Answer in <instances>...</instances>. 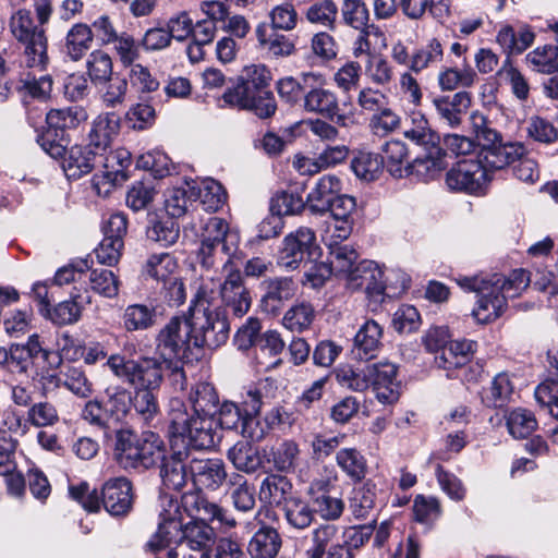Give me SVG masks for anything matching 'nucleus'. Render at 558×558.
Masks as SVG:
<instances>
[{"mask_svg": "<svg viewBox=\"0 0 558 558\" xmlns=\"http://www.w3.org/2000/svg\"><path fill=\"white\" fill-rule=\"evenodd\" d=\"M213 284L219 288L221 305L210 308L215 300L203 307L201 315L194 311L190 316L193 329L192 343L197 357L203 349L214 350L227 342L230 333L229 314L242 317L251 306L250 293L243 284L241 272L231 271L223 283Z\"/></svg>", "mask_w": 558, "mask_h": 558, "instance_id": "obj_1", "label": "nucleus"}, {"mask_svg": "<svg viewBox=\"0 0 558 558\" xmlns=\"http://www.w3.org/2000/svg\"><path fill=\"white\" fill-rule=\"evenodd\" d=\"M464 291L475 292L477 301L472 316L478 324H489L502 315L507 299L518 296L530 283L529 272L514 269L508 278L500 274L459 276L456 278Z\"/></svg>", "mask_w": 558, "mask_h": 558, "instance_id": "obj_2", "label": "nucleus"}, {"mask_svg": "<svg viewBox=\"0 0 558 558\" xmlns=\"http://www.w3.org/2000/svg\"><path fill=\"white\" fill-rule=\"evenodd\" d=\"M107 364L116 377L134 388L131 407L141 421L150 424L159 414V404L155 393L163 378L159 360L148 356L126 360L120 354H111Z\"/></svg>", "mask_w": 558, "mask_h": 558, "instance_id": "obj_3", "label": "nucleus"}, {"mask_svg": "<svg viewBox=\"0 0 558 558\" xmlns=\"http://www.w3.org/2000/svg\"><path fill=\"white\" fill-rule=\"evenodd\" d=\"M169 441L193 450L210 449L220 440L215 416L190 413L187 404L180 398H171L168 404Z\"/></svg>", "mask_w": 558, "mask_h": 558, "instance_id": "obj_4", "label": "nucleus"}, {"mask_svg": "<svg viewBox=\"0 0 558 558\" xmlns=\"http://www.w3.org/2000/svg\"><path fill=\"white\" fill-rule=\"evenodd\" d=\"M167 454L163 439L146 430L137 436L130 429L116 430L114 458L125 470H148L158 465Z\"/></svg>", "mask_w": 558, "mask_h": 558, "instance_id": "obj_5", "label": "nucleus"}, {"mask_svg": "<svg viewBox=\"0 0 558 558\" xmlns=\"http://www.w3.org/2000/svg\"><path fill=\"white\" fill-rule=\"evenodd\" d=\"M236 252L238 245L235 243H215L214 245L209 242H201L196 260L204 274L201 275L202 283L195 294L198 306H204L205 303L210 304L216 300V294H219V288L213 284V281L223 283L214 276L219 269L226 274L225 280L231 271L240 272L239 268L233 267Z\"/></svg>", "mask_w": 558, "mask_h": 558, "instance_id": "obj_6", "label": "nucleus"}, {"mask_svg": "<svg viewBox=\"0 0 558 558\" xmlns=\"http://www.w3.org/2000/svg\"><path fill=\"white\" fill-rule=\"evenodd\" d=\"M193 329L191 327L190 317L173 316L162 329H160L156 342L157 352L167 367H171L172 363L175 362L173 371L175 375L183 377L181 368L177 365L178 362H190L193 359H197L194 344L192 343Z\"/></svg>", "mask_w": 558, "mask_h": 558, "instance_id": "obj_7", "label": "nucleus"}, {"mask_svg": "<svg viewBox=\"0 0 558 558\" xmlns=\"http://www.w3.org/2000/svg\"><path fill=\"white\" fill-rule=\"evenodd\" d=\"M404 136L427 150L424 157H416L411 162L409 175H415L423 181L434 179L445 168L446 154L439 147V135L432 131L427 120L421 117L415 126L404 132Z\"/></svg>", "mask_w": 558, "mask_h": 558, "instance_id": "obj_8", "label": "nucleus"}, {"mask_svg": "<svg viewBox=\"0 0 558 558\" xmlns=\"http://www.w3.org/2000/svg\"><path fill=\"white\" fill-rule=\"evenodd\" d=\"M320 255L316 233L312 228L299 227L288 233L278 251L277 263L288 270H295L301 265L307 266Z\"/></svg>", "mask_w": 558, "mask_h": 558, "instance_id": "obj_9", "label": "nucleus"}, {"mask_svg": "<svg viewBox=\"0 0 558 558\" xmlns=\"http://www.w3.org/2000/svg\"><path fill=\"white\" fill-rule=\"evenodd\" d=\"M99 163L104 168L101 174L93 177V189L98 195L107 196L111 189L126 180V170L132 163L131 154L125 148L107 150L99 155Z\"/></svg>", "mask_w": 558, "mask_h": 558, "instance_id": "obj_10", "label": "nucleus"}, {"mask_svg": "<svg viewBox=\"0 0 558 558\" xmlns=\"http://www.w3.org/2000/svg\"><path fill=\"white\" fill-rule=\"evenodd\" d=\"M160 507L158 530L147 544L153 551L182 544L184 525L181 522L178 501L163 497Z\"/></svg>", "mask_w": 558, "mask_h": 558, "instance_id": "obj_11", "label": "nucleus"}, {"mask_svg": "<svg viewBox=\"0 0 558 558\" xmlns=\"http://www.w3.org/2000/svg\"><path fill=\"white\" fill-rule=\"evenodd\" d=\"M490 181L483 166L476 159L458 161L446 174V184L450 190L476 193Z\"/></svg>", "mask_w": 558, "mask_h": 558, "instance_id": "obj_12", "label": "nucleus"}, {"mask_svg": "<svg viewBox=\"0 0 558 558\" xmlns=\"http://www.w3.org/2000/svg\"><path fill=\"white\" fill-rule=\"evenodd\" d=\"M303 109L308 113L322 116L339 126H348L350 118L340 112L339 100L335 92L324 87H312L303 96Z\"/></svg>", "mask_w": 558, "mask_h": 558, "instance_id": "obj_13", "label": "nucleus"}, {"mask_svg": "<svg viewBox=\"0 0 558 558\" xmlns=\"http://www.w3.org/2000/svg\"><path fill=\"white\" fill-rule=\"evenodd\" d=\"M191 458L192 453L183 445L170 442V456H166L160 462V476L167 488L180 490L185 486L190 476L185 461Z\"/></svg>", "mask_w": 558, "mask_h": 558, "instance_id": "obj_14", "label": "nucleus"}, {"mask_svg": "<svg viewBox=\"0 0 558 558\" xmlns=\"http://www.w3.org/2000/svg\"><path fill=\"white\" fill-rule=\"evenodd\" d=\"M398 367L390 362L371 364V387L377 400L383 404H392L399 400L400 383L397 380Z\"/></svg>", "mask_w": 558, "mask_h": 558, "instance_id": "obj_15", "label": "nucleus"}, {"mask_svg": "<svg viewBox=\"0 0 558 558\" xmlns=\"http://www.w3.org/2000/svg\"><path fill=\"white\" fill-rule=\"evenodd\" d=\"M190 477L198 489H218L227 480L225 462L221 459L191 458Z\"/></svg>", "mask_w": 558, "mask_h": 558, "instance_id": "obj_16", "label": "nucleus"}, {"mask_svg": "<svg viewBox=\"0 0 558 558\" xmlns=\"http://www.w3.org/2000/svg\"><path fill=\"white\" fill-rule=\"evenodd\" d=\"M101 502L111 515L123 517L132 509L133 493L130 481L124 477L109 480L101 490Z\"/></svg>", "mask_w": 558, "mask_h": 558, "instance_id": "obj_17", "label": "nucleus"}, {"mask_svg": "<svg viewBox=\"0 0 558 558\" xmlns=\"http://www.w3.org/2000/svg\"><path fill=\"white\" fill-rule=\"evenodd\" d=\"M264 294L260 299V310L268 315H277L284 303L293 298L296 286L292 278L276 277L264 280Z\"/></svg>", "mask_w": 558, "mask_h": 558, "instance_id": "obj_18", "label": "nucleus"}, {"mask_svg": "<svg viewBox=\"0 0 558 558\" xmlns=\"http://www.w3.org/2000/svg\"><path fill=\"white\" fill-rule=\"evenodd\" d=\"M525 154V147L521 143H498L482 148L476 161H480L489 175V171L501 170L512 165Z\"/></svg>", "mask_w": 558, "mask_h": 558, "instance_id": "obj_19", "label": "nucleus"}, {"mask_svg": "<svg viewBox=\"0 0 558 558\" xmlns=\"http://www.w3.org/2000/svg\"><path fill=\"white\" fill-rule=\"evenodd\" d=\"M120 130V117L114 112H105L97 116L88 133L87 146L104 155L111 147L113 138Z\"/></svg>", "mask_w": 558, "mask_h": 558, "instance_id": "obj_20", "label": "nucleus"}, {"mask_svg": "<svg viewBox=\"0 0 558 558\" xmlns=\"http://www.w3.org/2000/svg\"><path fill=\"white\" fill-rule=\"evenodd\" d=\"M262 393L258 389H250L244 399V414L240 425L243 437L252 441L262 440L267 433V425L259 420Z\"/></svg>", "mask_w": 558, "mask_h": 558, "instance_id": "obj_21", "label": "nucleus"}, {"mask_svg": "<svg viewBox=\"0 0 558 558\" xmlns=\"http://www.w3.org/2000/svg\"><path fill=\"white\" fill-rule=\"evenodd\" d=\"M383 338V328L373 319L365 322L357 330L354 340L352 354L357 360H372L377 356Z\"/></svg>", "mask_w": 558, "mask_h": 558, "instance_id": "obj_22", "label": "nucleus"}, {"mask_svg": "<svg viewBox=\"0 0 558 558\" xmlns=\"http://www.w3.org/2000/svg\"><path fill=\"white\" fill-rule=\"evenodd\" d=\"M16 441L11 437L2 436V476L4 477L7 493L14 498L25 494V480L21 472H16Z\"/></svg>", "mask_w": 558, "mask_h": 558, "instance_id": "obj_23", "label": "nucleus"}, {"mask_svg": "<svg viewBox=\"0 0 558 558\" xmlns=\"http://www.w3.org/2000/svg\"><path fill=\"white\" fill-rule=\"evenodd\" d=\"M99 154L90 147L73 146L62 161V168L69 179H80L89 173L95 167L100 166Z\"/></svg>", "mask_w": 558, "mask_h": 558, "instance_id": "obj_24", "label": "nucleus"}, {"mask_svg": "<svg viewBox=\"0 0 558 558\" xmlns=\"http://www.w3.org/2000/svg\"><path fill=\"white\" fill-rule=\"evenodd\" d=\"M327 246L329 248L328 259L332 266L333 275L343 277L349 282L356 281L355 266L359 264L357 252L349 244L337 242H329Z\"/></svg>", "mask_w": 558, "mask_h": 558, "instance_id": "obj_25", "label": "nucleus"}, {"mask_svg": "<svg viewBox=\"0 0 558 558\" xmlns=\"http://www.w3.org/2000/svg\"><path fill=\"white\" fill-rule=\"evenodd\" d=\"M268 80L269 72L265 66H254L251 81L238 83L234 87L228 88L223 93L222 100L225 105L245 109L248 106L247 101L252 86L254 88L264 87L268 84Z\"/></svg>", "mask_w": 558, "mask_h": 558, "instance_id": "obj_26", "label": "nucleus"}, {"mask_svg": "<svg viewBox=\"0 0 558 558\" xmlns=\"http://www.w3.org/2000/svg\"><path fill=\"white\" fill-rule=\"evenodd\" d=\"M53 81L50 75H43L39 78L31 76L28 73L25 77L21 78L14 86L5 83V88L10 90L14 88L21 96L24 104L28 99L38 101H47L50 99L52 92Z\"/></svg>", "mask_w": 558, "mask_h": 558, "instance_id": "obj_27", "label": "nucleus"}, {"mask_svg": "<svg viewBox=\"0 0 558 558\" xmlns=\"http://www.w3.org/2000/svg\"><path fill=\"white\" fill-rule=\"evenodd\" d=\"M281 547V537L277 530L263 525L247 545V553L252 558H275Z\"/></svg>", "mask_w": 558, "mask_h": 558, "instance_id": "obj_28", "label": "nucleus"}, {"mask_svg": "<svg viewBox=\"0 0 558 558\" xmlns=\"http://www.w3.org/2000/svg\"><path fill=\"white\" fill-rule=\"evenodd\" d=\"M292 483L290 480L281 474H268L260 483L259 498L262 501L269 505L279 506L287 504V500L293 498Z\"/></svg>", "mask_w": 558, "mask_h": 558, "instance_id": "obj_29", "label": "nucleus"}, {"mask_svg": "<svg viewBox=\"0 0 558 558\" xmlns=\"http://www.w3.org/2000/svg\"><path fill=\"white\" fill-rule=\"evenodd\" d=\"M340 190V181L335 175L322 177L307 195L308 208L315 214H325Z\"/></svg>", "mask_w": 558, "mask_h": 558, "instance_id": "obj_30", "label": "nucleus"}, {"mask_svg": "<svg viewBox=\"0 0 558 558\" xmlns=\"http://www.w3.org/2000/svg\"><path fill=\"white\" fill-rule=\"evenodd\" d=\"M259 47L274 57H288L294 52L295 46L287 36L270 29L265 23L255 28Z\"/></svg>", "mask_w": 558, "mask_h": 558, "instance_id": "obj_31", "label": "nucleus"}, {"mask_svg": "<svg viewBox=\"0 0 558 558\" xmlns=\"http://www.w3.org/2000/svg\"><path fill=\"white\" fill-rule=\"evenodd\" d=\"M178 263L169 253H158L150 255L142 267V276L145 280L153 279L158 284L175 277Z\"/></svg>", "mask_w": 558, "mask_h": 558, "instance_id": "obj_32", "label": "nucleus"}, {"mask_svg": "<svg viewBox=\"0 0 558 558\" xmlns=\"http://www.w3.org/2000/svg\"><path fill=\"white\" fill-rule=\"evenodd\" d=\"M227 458L236 470L248 474L257 471L263 464L258 448L250 441L235 442L228 450Z\"/></svg>", "mask_w": 558, "mask_h": 558, "instance_id": "obj_33", "label": "nucleus"}, {"mask_svg": "<svg viewBox=\"0 0 558 558\" xmlns=\"http://www.w3.org/2000/svg\"><path fill=\"white\" fill-rule=\"evenodd\" d=\"M336 463L339 469L353 482H362L368 471L364 454L356 448H341L336 452Z\"/></svg>", "mask_w": 558, "mask_h": 558, "instance_id": "obj_34", "label": "nucleus"}, {"mask_svg": "<svg viewBox=\"0 0 558 558\" xmlns=\"http://www.w3.org/2000/svg\"><path fill=\"white\" fill-rule=\"evenodd\" d=\"M190 413L215 416L219 408V397L215 387L209 383H198L190 393Z\"/></svg>", "mask_w": 558, "mask_h": 558, "instance_id": "obj_35", "label": "nucleus"}, {"mask_svg": "<svg viewBox=\"0 0 558 558\" xmlns=\"http://www.w3.org/2000/svg\"><path fill=\"white\" fill-rule=\"evenodd\" d=\"M384 165L388 172L395 178L409 177V166L407 145L398 140L389 141L383 148Z\"/></svg>", "mask_w": 558, "mask_h": 558, "instance_id": "obj_36", "label": "nucleus"}, {"mask_svg": "<svg viewBox=\"0 0 558 558\" xmlns=\"http://www.w3.org/2000/svg\"><path fill=\"white\" fill-rule=\"evenodd\" d=\"M20 44L24 46L26 66L45 71L49 64L48 39L45 31L33 33L32 37Z\"/></svg>", "mask_w": 558, "mask_h": 558, "instance_id": "obj_37", "label": "nucleus"}, {"mask_svg": "<svg viewBox=\"0 0 558 558\" xmlns=\"http://www.w3.org/2000/svg\"><path fill=\"white\" fill-rule=\"evenodd\" d=\"M229 495L233 507L241 512H248L255 507V489L247 480L238 473H232L228 480Z\"/></svg>", "mask_w": 558, "mask_h": 558, "instance_id": "obj_38", "label": "nucleus"}, {"mask_svg": "<svg viewBox=\"0 0 558 558\" xmlns=\"http://www.w3.org/2000/svg\"><path fill=\"white\" fill-rule=\"evenodd\" d=\"M354 287H364L368 294H381L385 291L384 272L373 260H361L355 266Z\"/></svg>", "mask_w": 558, "mask_h": 558, "instance_id": "obj_39", "label": "nucleus"}, {"mask_svg": "<svg viewBox=\"0 0 558 558\" xmlns=\"http://www.w3.org/2000/svg\"><path fill=\"white\" fill-rule=\"evenodd\" d=\"M123 327L126 331H143L156 323L155 307L146 304L128 305L122 315Z\"/></svg>", "mask_w": 558, "mask_h": 558, "instance_id": "obj_40", "label": "nucleus"}, {"mask_svg": "<svg viewBox=\"0 0 558 558\" xmlns=\"http://www.w3.org/2000/svg\"><path fill=\"white\" fill-rule=\"evenodd\" d=\"M349 154V149L344 145L327 146L317 158L316 162H312L307 158L298 159L294 165L302 173L317 172L320 168L336 166L342 162Z\"/></svg>", "mask_w": 558, "mask_h": 558, "instance_id": "obj_41", "label": "nucleus"}, {"mask_svg": "<svg viewBox=\"0 0 558 558\" xmlns=\"http://www.w3.org/2000/svg\"><path fill=\"white\" fill-rule=\"evenodd\" d=\"M192 196H194V202L199 199L205 209L209 211H217L227 198L222 185L213 179H206L201 184H193Z\"/></svg>", "mask_w": 558, "mask_h": 558, "instance_id": "obj_42", "label": "nucleus"}, {"mask_svg": "<svg viewBox=\"0 0 558 558\" xmlns=\"http://www.w3.org/2000/svg\"><path fill=\"white\" fill-rule=\"evenodd\" d=\"M89 302V295H72L71 300L60 302L45 314L57 325H70L78 320L83 304Z\"/></svg>", "mask_w": 558, "mask_h": 558, "instance_id": "obj_43", "label": "nucleus"}, {"mask_svg": "<svg viewBox=\"0 0 558 558\" xmlns=\"http://www.w3.org/2000/svg\"><path fill=\"white\" fill-rule=\"evenodd\" d=\"M444 48L437 38H432L411 54L410 71L420 73L442 61Z\"/></svg>", "mask_w": 558, "mask_h": 558, "instance_id": "obj_44", "label": "nucleus"}, {"mask_svg": "<svg viewBox=\"0 0 558 558\" xmlns=\"http://www.w3.org/2000/svg\"><path fill=\"white\" fill-rule=\"evenodd\" d=\"M514 387L507 373L497 374L485 390L483 401L487 407L501 408L512 400Z\"/></svg>", "mask_w": 558, "mask_h": 558, "instance_id": "obj_45", "label": "nucleus"}, {"mask_svg": "<svg viewBox=\"0 0 558 558\" xmlns=\"http://www.w3.org/2000/svg\"><path fill=\"white\" fill-rule=\"evenodd\" d=\"M87 119L84 108L78 106L62 109H51L46 114V122L56 132H64L68 129H75L81 122Z\"/></svg>", "mask_w": 558, "mask_h": 558, "instance_id": "obj_46", "label": "nucleus"}, {"mask_svg": "<svg viewBox=\"0 0 558 558\" xmlns=\"http://www.w3.org/2000/svg\"><path fill=\"white\" fill-rule=\"evenodd\" d=\"M128 85V80L119 74L96 85L102 105L112 109L122 106L126 97Z\"/></svg>", "mask_w": 558, "mask_h": 558, "instance_id": "obj_47", "label": "nucleus"}, {"mask_svg": "<svg viewBox=\"0 0 558 558\" xmlns=\"http://www.w3.org/2000/svg\"><path fill=\"white\" fill-rule=\"evenodd\" d=\"M339 527L332 523H322L311 532L306 555L308 558H324L327 547L337 538Z\"/></svg>", "mask_w": 558, "mask_h": 558, "instance_id": "obj_48", "label": "nucleus"}, {"mask_svg": "<svg viewBox=\"0 0 558 558\" xmlns=\"http://www.w3.org/2000/svg\"><path fill=\"white\" fill-rule=\"evenodd\" d=\"M351 169L364 181H375L384 169V158L379 154L360 151L351 161Z\"/></svg>", "mask_w": 558, "mask_h": 558, "instance_id": "obj_49", "label": "nucleus"}, {"mask_svg": "<svg viewBox=\"0 0 558 558\" xmlns=\"http://www.w3.org/2000/svg\"><path fill=\"white\" fill-rule=\"evenodd\" d=\"M283 510L288 524L295 530L308 527L315 518V510L299 497L287 500Z\"/></svg>", "mask_w": 558, "mask_h": 558, "instance_id": "obj_50", "label": "nucleus"}, {"mask_svg": "<svg viewBox=\"0 0 558 558\" xmlns=\"http://www.w3.org/2000/svg\"><path fill=\"white\" fill-rule=\"evenodd\" d=\"M215 539V531L206 522L191 521L184 525L182 544L193 550H203Z\"/></svg>", "mask_w": 558, "mask_h": 558, "instance_id": "obj_51", "label": "nucleus"}, {"mask_svg": "<svg viewBox=\"0 0 558 558\" xmlns=\"http://www.w3.org/2000/svg\"><path fill=\"white\" fill-rule=\"evenodd\" d=\"M337 15L338 7L333 0L315 1L305 11V19L308 23L329 31L336 28Z\"/></svg>", "mask_w": 558, "mask_h": 558, "instance_id": "obj_52", "label": "nucleus"}, {"mask_svg": "<svg viewBox=\"0 0 558 558\" xmlns=\"http://www.w3.org/2000/svg\"><path fill=\"white\" fill-rule=\"evenodd\" d=\"M194 202L192 184L186 183L182 187H172L165 193V210L168 218L177 219L184 216L189 206Z\"/></svg>", "mask_w": 558, "mask_h": 558, "instance_id": "obj_53", "label": "nucleus"}, {"mask_svg": "<svg viewBox=\"0 0 558 558\" xmlns=\"http://www.w3.org/2000/svg\"><path fill=\"white\" fill-rule=\"evenodd\" d=\"M505 417L508 432L513 438H526L537 426L534 414L526 409H513Z\"/></svg>", "mask_w": 558, "mask_h": 558, "instance_id": "obj_54", "label": "nucleus"}, {"mask_svg": "<svg viewBox=\"0 0 558 558\" xmlns=\"http://www.w3.org/2000/svg\"><path fill=\"white\" fill-rule=\"evenodd\" d=\"M376 498V486L371 481L353 490L350 498L349 508L355 519L362 520L368 518L374 509Z\"/></svg>", "mask_w": 558, "mask_h": 558, "instance_id": "obj_55", "label": "nucleus"}, {"mask_svg": "<svg viewBox=\"0 0 558 558\" xmlns=\"http://www.w3.org/2000/svg\"><path fill=\"white\" fill-rule=\"evenodd\" d=\"M340 12L344 25L357 32L369 28V11L363 0H344Z\"/></svg>", "mask_w": 558, "mask_h": 558, "instance_id": "obj_56", "label": "nucleus"}, {"mask_svg": "<svg viewBox=\"0 0 558 558\" xmlns=\"http://www.w3.org/2000/svg\"><path fill=\"white\" fill-rule=\"evenodd\" d=\"M93 41V32L86 24H75L66 35L65 49L68 56L76 61L89 49Z\"/></svg>", "mask_w": 558, "mask_h": 558, "instance_id": "obj_57", "label": "nucleus"}, {"mask_svg": "<svg viewBox=\"0 0 558 558\" xmlns=\"http://www.w3.org/2000/svg\"><path fill=\"white\" fill-rule=\"evenodd\" d=\"M364 74L378 86H387L393 80L391 64L383 56L375 53H366Z\"/></svg>", "mask_w": 558, "mask_h": 558, "instance_id": "obj_58", "label": "nucleus"}, {"mask_svg": "<svg viewBox=\"0 0 558 558\" xmlns=\"http://www.w3.org/2000/svg\"><path fill=\"white\" fill-rule=\"evenodd\" d=\"M526 61L533 70L539 73H558V46L544 45L526 56Z\"/></svg>", "mask_w": 558, "mask_h": 558, "instance_id": "obj_59", "label": "nucleus"}, {"mask_svg": "<svg viewBox=\"0 0 558 558\" xmlns=\"http://www.w3.org/2000/svg\"><path fill=\"white\" fill-rule=\"evenodd\" d=\"M371 365L364 368H353L352 366H342L337 369L336 377L338 383L353 391H364L371 387Z\"/></svg>", "mask_w": 558, "mask_h": 558, "instance_id": "obj_60", "label": "nucleus"}, {"mask_svg": "<svg viewBox=\"0 0 558 558\" xmlns=\"http://www.w3.org/2000/svg\"><path fill=\"white\" fill-rule=\"evenodd\" d=\"M146 235L149 240L162 246H170L178 241L180 227L179 223L171 218L158 219L147 228Z\"/></svg>", "mask_w": 558, "mask_h": 558, "instance_id": "obj_61", "label": "nucleus"}, {"mask_svg": "<svg viewBox=\"0 0 558 558\" xmlns=\"http://www.w3.org/2000/svg\"><path fill=\"white\" fill-rule=\"evenodd\" d=\"M87 72L95 86L113 76V64L110 56L101 50L93 51L87 59Z\"/></svg>", "mask_w": 558, "mask_h": 558, "instance_id": "obj_62", "label": "nucleus"}, {"mask_svg": "<svg viewBox=\"0 0 558 558\" xmlns=\"http://www.w3.org/2000/svg\"><path fill=\"white\" fill-rule=\"evenodd\" d=\"M305 206L302 197L294 192H278L270 201V211L278 218L299 214Z\"/></svg>", "mask_w": 558, "mask_h": 558, "instance_id": "obj_63", "label": "nucleus"}, {"mask_svg": "<svg viewBox=\"0 0 558 558\" xmlns=\"http://www.w3.org/2000/svg\"><path fill=\"white\" fill-rule=\"evenodd\" d=\"M109 398L105 403V408L111 425L118 424L122 421L131 409L132 396L123 388H117L112 393L108 395Z\"/></svg>", "mask_w": 558, "mask_h": 558, "instance_id": "obj_64", "label": "nucleus"}]
</instances>
